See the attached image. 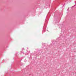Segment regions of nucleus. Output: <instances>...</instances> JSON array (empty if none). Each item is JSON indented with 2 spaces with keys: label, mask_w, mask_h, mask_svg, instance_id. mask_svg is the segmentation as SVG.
I'll return each instance as SVG.
<instances>
[{
  "label": "nucleus",
  "mask_w": 76,
  "mask_h": 76,
  "mask_svg": "<svg viewBox=\"0 0 76 76\" xmlns=\"http://www.w3.org/2000/svg\"><path fill=\"white\" fill-rule=\"evenodd\" d=\"M23 50H24V48H23L22 49V51H23Z\"/></svg>",
  "instance_id": "nucleus-1"
},
{
  "label": "nucleus",
  "mask_w": 76,
  "mask_h": 76,
  "mask_svg": "<svg viewBox=\"0 0 76 76\" xmlns=\"http://www.w3.org/2000/svg\"><path fill=\"white\" fill-rule=\"evenodd\" d=\"M42 45H43L44 43H42Z\"/></svg>",
  "instance_id": "nucleus-2"
},
{
  "label": "nucleus",
  "mask_w": 76,
  "mask_h": 76,
  "mask_svg": "<svg viewBox=\"0 0 76 76\" xmlns=\"http://www.w3.org/2000/svg\"><path fill=\"white\" fill-rule=\"evenodd\" d=\"M75 4H76V2H75Z\"/></svg>",
  "instance_id": "nucleus-3"
},
{
  "label": "nucleus",
  "mask_w": 76,
  "mask_h": 76,
  "mask_svg": "<svg viewBox=\"0 0 76 76\" xmlns=\"http://www.w3.org/2000/svg\"><path fill=\"white\" fill-rule=\"evenodd\" d=\"M27 49L28 50V48H27Z\"/></svg>",
  "instance_id": "nucleus-4"
},
{
  "label": "nucleus",
  "mask_w": 76,
  "mask_h": 76,
  "mask_svg": "<svg viewBox=\"0 0 76 76\" xmlns=\"http://www.w3.org/2000/svg\"><path fill=\"white\" fill-rule=\"evenodd\" d=\"M22 51H21V53H22Z\"/></svg>",
  "instance_id": "nucleus-5"
},
{
  "label": "nucleus",
  "mask_w": 76,
  "mask_h": 76,
  "mask_svg": "<svg viewBox=\"0 0 76 76\" xmlns=\"http://www.w3.org/2000/svg\"><path fill=\"white\" fill-rule=\"evenodd\" d=\"M29 53H30V51H29Z\"/></svg>",
  "instance_id": "nucleus-6"
},
{
  "label": "nucleus",
  "mask_w": 76,
  "mask_h": 76,
  "mask_svg": "<svg viewBox=\"0 0 76 76\" xmlns=\"http://www.w3.org/2000/svg\"><path fill=\"white\" fill-rule=\"evenodd\" d=\"M74 6H75V5H74Z\"/></svg>",
  "instance_id": "nucleus-7"
}]
</instances>
